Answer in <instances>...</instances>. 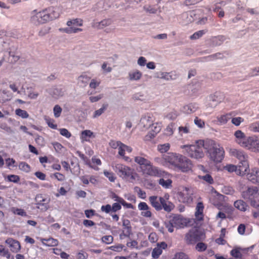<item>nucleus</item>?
Masks as SVG:
<instances>
[{
    "instance_id": "obj_51",
    "label": "nucleus",
    "mask_w": 259,
    "mask_h": 259,
    "mask_svg": "<svg viewBox=\"0 0 259 259\" xmlns=\"http://www.w3.org/2000/svg\"><path fill=\"white\" fill-rule=\"evenodd\" d=\"M8 180L15 183H17L20 181V177L17 175H11L8 176Z\"/></svg>"
},
{
    "instance_id": "obj_31",
    "label": "nucleus",
    "mask_w": 259,
    "mask_h": 259,
    "mask_svg": "<svg viewBox=\"0 0 259 259\" xmlns=\"http://www.w3.org/2000/svg\"><path fill=\"white\" fill-rule=\"evenodd\" d=\"M199 178L205 181L208 184H213L214 183V180L211 176L210 174H207L204 176H199Z\"/></svg>"
},
{
    "instance_id": "obj_8",
    "label": "nucleus",
    "mask_w": 259,
    "mask_h": 259,
    "mask_svg": "<svg viewBox=\"0 0 259 259\" xmlns=\"http://www.w3.org/2000/svg\"><path fill=\"white\" fill-rule=\"evenodd\" d=\"M115 169L119 177L122 179L131 182H133L136 180L137 174L130 167L121 164H117L115 165Z\"/></svg>"
},
{
    "instance_id": "obj_6",
    "label": "nucleus",
    "mask_w": 259,
    "mask_h": 259,
    "mask_svg": "<svg viewBox=\"0 0 259 259\" xmlns=\"http://www.w3.org/2000/svg\"><path fill=\"white\" fill-rule=\"evenodd\" d=\"M242 197L249 201L251 206L259 208V193L257 187H248L242 192Z\"/></svg>"
},
{
    "instance_id": "obj_45",
    "label": "nucleus",
    "mask_w": 259,
    "mask_h": 259,
    "mask_svg": "<svg viewBox=\"0 0 259 259\" xmlns=\"http://www.w3.org/2000/svg\"><path fill=\"white\" fill-rule=\"evenodd\" d=\"M205 33V31L201 30L195 32L193 35L190 36L191 39H198L201 37L203 34Z\"/></svg>"
},
{
    "instance_id": "obj_20",
    "label": "nucleus",
    "mask_w": 259,
    "mask_h": 259,
    "mask_svg": "<svg viewBox=\"0 0 259 259\" xmlns=\"http://www.w3.org/2000/svg\"><path fill=\"white\" fill-rule=\"evenodd\" d=\"M203 210H204V205L202 202H199L197 204L196 207V211L195 213V215L196 219L198 221H202L203 220Z\"/></svg>"
},
{
    "instance_id": "obj_33",
    "label": "nucleus",
    "mask_w": 259,
    "mask_h": 259,
    "mask_svg": "<svg viewBox=\"0 0 259 259\" xmlns=\"http://www.w3.org/2000/svg\"><path fill=\"white\" fill-rule=\"evenodd\" d=\"M83 24V21L81 19L76 18L69 21L67 22V25L68 26H71L72 25L81 26Z\"/></svg>"
},
{
    "instance_id": "obj_9",
    "label": "nucleus",
    "mask_w": 259,
    "mask_h": 259,
    "mask_svg": "<svg viewBox=\"0 0 259 259\" xmlns=\"http://www.w3.org/2000/svg\"><path fill=\"white\" fill-rule=\"evenodd\" d=\"M204 238L205 234L202 231L197 228H193L186 234L185 240L187 244H193L203 240Z\"/></svg>"
},
{
    "instance_id": "obj_4",
    "label": "nucleus",
    "mask_w": 259,
    "mask_h": 259,
    "mask_svg": "<svg viewBox=\"0 0 259 259\" xmlns=\"http://www.w3.org/2000/svg\"><path fill=\"white\" fill-rule=\"evenodd\" d=\"M204 149L210 160L215 163H220L224 158V148L212 140H205Z\"/></svg>"
},
{
    "instance_id": "obj_32",
    "label": "nucleus",
    "mask_w": 259,
    "mask_h": 259,
    "mask_svg": "<svg viewBox=\"0 0 259 259\" xmlns=\"http://www.w3.org/2000/svg\"><path fill=\"white\" fill-rule=\"evenodd\" d=\"M142 75V73L139 70H136L129 74V77L131 80H139L141 78Z\"/></svg>"
},
{
    "instance_id": "obj_27",
    "label": "nucleus",
    "mask_w": 259,
    "mask_h": 259,
    "mask_svg": "<svg viewBox=\"0 0 259 259\" xmlns=\"http://www.w3.org/2000/svg\"><path fill=\"white\" fill-rule=\"evenodd\" d=\"M161 130L160 126L158 125V123H154L151 126L152 132L148 134L146 137H149L150 138H153L155 137L156 135Z\"/></svg>"
},
{
    "instance_id": "obj_15",
    "label": "nucleus",
    "mask_w": 259,
    "mask_h": 259,
    "mask_svg": "<svg viewBox=\"0 0 259 259\" xmlns=\"http://www.w3.org/2000/svg\"><path fill=\"white\" fill-rule=\"evenodd\" d=\"M138 208L141 210V215L146 218H150L152 216V212L150 211V207L145 202H141L138 204Z\"/></svg>"
},
{
    "instance_id": "obj_25",
    "label": "nucleus",
    "mask_w": 259,
    "mask_h": 259,
    "mask_svg": "<svg viewBox=\"0 0 259 259\" xmlns=\"http://www.w3.org/2000/svg\"><path fill=\"white\" fill-rule=\"evenodd\" d=\"M178 77L177 74L175 72H161L160 78L167 80H175L177 79Z\"/></svg>"
},
{
    "instance_id": "obj_30",
    "label": "nucleus",
    "mask_w": 259,
    "mask_h": 259,
    "mask_svg": "<svg viewBox=\"0 0 259 259\" xmlns=\"http://www.w3.org/2000/svg\"><path fill=\"white\" fill-rule=\"evenodd\" d=\"M11 211L14 214H17L22 217L27 216L26 212L22 208L13 207L11 208Z\"/></svg>"
},
{
    "instance_id": "obj_36",
    "label": "nucleus",
    "mask_w": 259,
    "mask_h": 259,
    "mask_svg": "<svg viewBox=\"0 0 259 259\" xmlns=\"http://www.w3.org/2000/svg\"><path fill=\"white\" fill-rule=\"evenodd\" d=\"M108 106V105L107 104H103L102 107L100 109L95 111L93 117L96 118L100 116L106 110Z\"/></svg>"
},
{
    "instance_id": "obj_13",
    "label": "nucleus",
    "mask_w": 259,
    "mask_h": 259,
    "mask_svg": "<svg viewBox=\"0 0 259 259\" xmlns=\"http://www.w3.org/2000/svg\"><path fill=\"white\" fill-rule=\"evenodd\" d=\"M149 202L151 205L156 210L162 209L161 204L164 202V198L162 197H158L157 196H151L149 198Z\"/></svg>"
},
{
    "instance_id": "obj_59",
    "label": "nucleus",
    "mask_w": 259,
    "mask_h": 259,
    "mask_svg": "<svg viewBox=\"0 0 259 259\" xmlns=\"http://www.w3.org/2000/svg\"><path fill=\"white\" fill-rule=\"evenodd\" d=\"M101 210L103 212H105L106 213H108L110 211H112L111 206L110 204L102 205L101 206Z\"/></svg>"
},
{
    "instance_id": "obj_44",
    "label": "nucleus",
    "mask_w": 259,
    "mask_h": 259,
    "mask_svg": "<svg viewBox=\"0 0 259 259\" xmlns=\"http://www.w3.org/2000/svg\"><path fill=\"white\" fill-rule=\"evenodd\" d=\"M224 37L222 35L213 37L212 38L213 45H220L222 44V41L224 40Z\"/></svg>"
},
{
    "instance_id": "obj_29",
    "label": "nucleus",
    "mask_w": 259,
    "mask_h": 259,
    "mask_svg": "<svg viewBox=\"0 0 259 259\" xmlns=\"http://www.w3.org/2000/svg\"><path fill=\"white\" fill-rule=\"evenodd\" d=\"M93 135V132L90 130H84L81 132L80 139L82 141H89V138Z\"/></svg>"
},
{
    "instance_id": "obj_47",
    "label": "nucleus",
    "mask_w": 259,
    "mask_h": 259,
    "mask_svg": "<svg viewBox=\"0 0 259 259\" xmlns=\"http://www.w3.org/2000/svg\"><path fill=\"white\" fill-rule=\"evenodd\" d=\"M62 109L61 107L58 105H56L54 106L53 109L54 114L55 117L58 118L60 116L61 113L62 112Z\"/></svg>"
},
{
    "instance_id": "obj_55",
    "label": "nucleus",
    "mask_w": 259,
    "mask_h": 259,
    "mask_svg": "<svg viewBox=\"0 0 259 259\" xmlns=\"http://www.w3.org/2000/svg\"><path fill=\"white\" fill-rule=\"evenodd\" d=\"M135 189H137V192L138 193V196L142 199H145L146 197V192L142 190L141 188L136 187Z\"/></svg>"
},
{
    "instance_id": "obj_14",
    "label": "nucleus",
    "mask_w": 259,
    "mask_h": 259,
    "mask_svg": "<svg viewBox=\"0 0 259 259\" xmlns=\"http://www.w3.org/2000/svg\"><path fill=\"white\" fill-rule=\"evenodd\" d=\"M167 245L165 242H161L157 244L152 251V256L154 258H158L162 253V250L166 248Z\"/></svg>"
},
{
    "instance_id": "obj_23",
    "label": "nucleus",
    "mask_w": 259,
    "mask_h": 259,
    "mask_svg": "<svg viewBox=\"0 0 259 259\" xmlns=\"http://www.w3.org/2000/svg\"><path fill=\"white\" fill-rule=\"evenodd\" d=\"M234 205L236 208L242 211H245L248 207L246 203L242 200H236L235 201Z\"/></svg>"
},
{
    "instance_id": "obj_41",
    "label": "nucleus",
    "mask_w": 259,
    "mask_h": 259,
    "mask_svg": "<svg viewBox=\"0 0 259 259\" xmlns=\"http://www.w3.org/2000/svg\"><path fill=\"white\" fill-rule=\"evenodd\" d=\"M231 255L234 257L235 259H242V254L238 249H233L231 251Z\"/></svg>"
},
{
    "instance_id": "obj_12",
    "label": "nucleus",
    "mask_w": 259,
    "mask_h": 259,
    "mask_svg": "<svg viewBox=\"0 0 259 259\" xmlns=\"http://www.w3.org/2000/svg\"><path fill=\"white\" fill-rule=\"evenodd\" d=\"M154 117L151 113H147L142 116L140 124L141 126L148 128L154 124Z\"/></svg>"
},
{
    "instance_id": "obj_7",
    "label": "nucleus",
    "mask_w": 259,
    "mask_h": 259,
    "mask_svg": "<svg viewBox=\"0 0 259 259\" xmlns=\"http://www.w3.org/2000/svg\"><path fill=\"white\" fill-rule=\"evenodd\" d=\"M230 155L237 158L239 161V170L242 174H246L249 169V164L247 160L248 156L245 152L237 149H231Z\"/></svg>"
},
{
    "instance_id": "obj_19",
    "label": "nucleus",
    "mask_w": 259,
    "mask_h": 259,
    "mask_svg": "<svg viewBox=\"0 0 259 259\" xmlns=\"http://www.w3.org/2000/svg\"><path fill=\"white\" fill-rule=\"evenodd\" d=\"M234 136L235 137L236 142L242 147L247 139L245 134L241 130H237L235 132Z\"/></svg>"
},
{
    "instance_id": "obj_58",
    "label": "nucleus",
    "mask_w": 259,
    "mask_h": 259,
    "mask_svg": "<svg viewBox=\"0 0 259 259\" xmlns=\"http://www.w3.org/2000/svg\"><path fill=\"white\" fill-rule=\"evenodd\" d=\"M178 116V112L174 110V111L168 113L167 114L166 117L171 120H174Z\"/></svg>"
},
{
    "instance_id": "obj_5",
    "label": "nucleus",
    "mask_w": 259,
    "mask_h": 259,
    "mask_svg": "<svg viewBox=\"0 0 259 259\" xmlns=\"http://www.w3.org/2000/svg\"><path fill=\"white\" fill-rule=\"evenodd\" d=\"M205 144V141L199 140L194 145H184L182 146V148L185 149L189 156L198 159L204 156L203 149H204Z\"/></svg>"
},
{
    "instance_id": "obj_57",
    "label": "nucleus",
    "mask_w": 259,
    "mask_h": 259,
    "mask_svg": "<svg viewBox=\"0 0 259 259\" xmlns=\"http://www.w3.org/2000/svg\"><path fill=\"white\" fill-rule=\"evenodd\" d=\"M121 143L122 142H121L120 141L111 140L110 141L109 144L112 148L116 149L117 148H118L120 144H121Z\"/></svg>"
},
{
    "instance_id": "obj_17",
    "label": "nucleus",
    "mask_w": 259,
    "mask_h": 259,
    "mask_svg": "<svg viewBox=\"0 0 259 259\" xmlns=\"http://www.w3.org/2000/svg\"><path fill=\"white\" fill-rule=\"evenodd\" d=\"M171 223L177 229L183 228L186 223L185 220L180 215H176L170 219Z\"/></svg>"
},
{
    "instance_id": "obj_61",
    "label": "nucleus",
    "mask_w": 259,
    "mask_h": 259,
    "mask_svg": "<svg viewBox=\"0 0 259 259\" xmlns=\"http://www.w3.org/2000/svg\"><path fill=\"white\" fill-rule=\"evenodd\" d=\"M165 227L167 229L169 232L172 233L174 231L175 226L171 223V220H170L167 223H165Z\"/></svg>"
},
{
    "instance_id": "obj_52",
    "label": "nucleus",
    "mask_w": 259,
    "mask_h": 259,
    "mask_svg": "<svg viewBox=\"0 0 259 259\" xmlns=\"http://www.w3.org/2000/svg\"><path fill=\"white\" fill-rule=\"evenodd\" d=\"M243 121L244 119L241 117H234L231 120L232 123L236 126H239Z\"/></svg>"
},
{
    "instance_id": "obj_62",
    "label": "nucleus",
    "mask_w": 259,
    "mask_h": 259,
    "mask_svg": "<svg viewBox=\"0 0 259 259\" xmlns=\"http://www.w3.org/2000/svg\"><path fill=\"white\" fill-rule=\"evenodd\" d=\"M194 122L199 127H203L204 126V122L197 117H195Z\"/></svg>"
},
{
    "instance_id": "obj_42",
    "label": "nucleus",
    "mask_w": 259,
    "mask_h": 259,
    "mask_svg": "<svg viewBox=\"0 0 259 259\" xmlns=\"http://www.w3.org/2000/svg\"><path fill=\"white\" fill-rule=\"evenodd\" d=\"M249 130L255 133H259V121L252 123L249 125Z\"/></svg>"
},
{
    "instance_id": "obj_22",
    "label": "nucleus",
    "mask_w": 259,
    "mask_h": 259,
    "mask_svg": "<svg viewBox=\"0 0 259 259\" xmlns=\"http://www.w3.org/2000/svg\"><path fill=\"white\" fill-rule=\"evenodd\" d=\"M112 23L111 19H104L99 22H95L93 24V27L98 29H103L104 27L110 25Z\"/></svg>"
},
{
    "instance_id": "obj_21",
    "label": "nucleus",
    "mask_w": 259,
    "mask_h": 259,
    "mask_svg": "<svg viewBox=\"0 0 259 259\" xmlns=\"http://www.w3.org/2000/svg\"><path fill=\"white\" fill-rule=\"evenodd\" d=\"M167 175L165 178H167L166 180H164L163 178H161L159 180V184L162 187L165 189H168L172 187V180L169 178V174Z\"/></svg>"
},
{
    "instance_id": "obj_60",
    "label": "nucleus",
    "mask_w": 259,
    "mask_h": 259,
    "mask_svg": "<svg viewBox=\"0 0 259 259\" xmlns=\"http://www.w3.org/2000/svg\"><path fill=\"white\" fill-rule=\"evenodd\" d=\"M47 123L50 127L53 129H57V125L55 123V120L54 119H49L47 120Z\"/></svg>"
},
{
    "instance_id": "obj_56",
    "label": "nucleus",
    "mask_w": 259,
    "mask_h": 259,
    "mask_svg": "<svg viewBox=\"0 0 259 259\" xmlns=\"http://www.w3.org/2000/svg\"><path fill=\"white\" fill-rule=\"evenodd\" d=\"M206 248V245L202 242L198 243L196 246V249L199 251H204Z\"/></svg>"
},
{
    "instance_id": "obj_46",
    "label": "nucleus",
    "mask_w": 259,
    "mask_h": 259,
    "mask_svg": "<svg viewBox=\"0 0 259 259\" xmlns=\"http://www.w3.org/2000/svg\"><path fill=\"white\" fill-rule=\"evenodd\" d=\"M171 259H189L188 256L184 252L176 253Z\"/></svg>"
},
{
    "instance_id": "obj_10",
    "label": "nucleus",
    "mask_w": 259,
    "mask_h": 259,
    "mask_svg": "<svg viewBox=\"0 0 259 259\" xmlns=\"http://www.w3.org/2000/svg\"><path fill=\"white\" fill-rule=\"evenodd\" d=\"M242 147L251 151L259 152V140L256 137H247Z\"/></svg>"
},
{
    "instance_id": "obj_18",
    "label": "nucleus",
    "mask_w": 259,
    "mask_h": 259,
    "mask_svg": "<svg viewBox=\"0 0 259 259\" xmlns=\"http://www.w3.org/2000/svg\"><path fill=\"white\" fill-rule=\"evenodd\" d=\"M247 178L252 183L259 185V169L257 168L252 169L251 172L248 174Z\"/></svg>"
},
{
    "instance_id": "obj_48",
    "label": "nucleus",
    "mask_w": 259,
    "mask_h": 259,
    "mask_svg": "<svg viewBox=\"0 0 259 259\" xmlns=\"http://www.w3.org/2000/svg\"><path fill=\"white\" fill-rule=\"evenodd\" d=\"M113 241V237L111 235H106L102 238V241L107 244H111Z\"/></svg>"
},
{
    "instance_id": "obj_26",
    "label": "nucleus",
    "mask_w": 259,
    "mask_h": 259,
    "mask_svg": "<svg viewBox=\"0 0 259 259\" xmlns=\"http://www.w3.org/2000/svg\"><path fill=\"white\" fill-rule=\"evenodd\" d=\"M232 114L231 113H226L225 114L221 115L220 116H218L217 117V121L220 124H226L228 121L231 118Z\"/></svg>"
},
{
    "instance_id": "obj_16",
    "label": "nucleus",
    "mask_w": 259,
    "mask_h": 259,
    "mask_svg": "<svg viewBox=\"0 0 259 259\" xmlns=\"http://www.w3.org/2000/svg\"><path fill=\"white\" fill-rule=\"evenodd\" d=\"M6 243L9 245L11 248V250L13 252H17L21 249V246L19 242L13 239V238H8L6 240Z\"/></svg>"
},
{
    "instance_id": "obj_38",
    "label": "nucleus",
    "mask_w": 259,
    "mask_h": 259,
    "mask_svg": "<svg viewBox=\"0 0 259 259\" xmlns=\"http://www.w3.org/2000/svg\"><path fill=\"white\" fill-rule=\"evenodd\" d=\"M170 148V145L168 143H166L162 145H158L157 149L158 150L160 153H165L167 152Z\"/></svg>"
},
{
    "instance_id": "obj_24",
    "label": "nucleus",
    "mask_w": 259,
    "mask_h": 259,
    "mask_svg": "<svg viewBox=\"0 0 259 259\" xmlns=\"http://www.w3.org/2000/svg\"><path fill=\"white\" fill-rule=\"evenodd\" d=\"M42 243L48 246H56L58 245L59 241L57 239L50 238L48 239L43 238L41 240Z\"/></svg>"
},
{
    "instance_id": "obj_43",
    "label": "nucleus",
    "mask_w": 259,
    "mask_h": 259,
    "mask_svg": "<svg viewBox=\"0 0 259 259\" xmlns=\"http://www.w3.org/2000/svg\"><path fill=\"white\" fill-rule=\"evenodd\" d=\"M64 31L67 33H75L79 31H81L82 29L79 28H75L74 27H70L66 28L64 29Z\"/></svg>"
},
{
    "instance_id": "obj_39",
    "label": "nucleus",
    "mask_w": 259,
    "mask_h": 259,
    "mask_svg": "<svg viewBox=\"0 0 259 259\" xmlns=\"http://www.w3.org/2000/svg\"><path fill=\"white\" fill-rule=\"evenodd\" d=\"M18 166L19 169L23 171L28 172L30 170V166L25 162H21Z\"/></svg>"
},
{
    "instance_id": "obj_35",
    "label": "nucleus",
    "mask_w": 259,
    "mask_h": 259,
    "mask_svg": "<svg viewBox=\"0 0 259 259\" xmlns=\"http://www.w3.org/2000/svg\"><path fill=\"white\" fill-rule=\"evenodd\" d=\"M161 206L162 209L167 212H170L174 208L173 204L170 202H167L165 199L164 202L161 204Z\"/></svg>"
},
{
    "instance_id": "obj_50",
    "label": "nucleus",
    "mask_w": 259,
    "mask_h": 259,
    "mask_svg": "<svg viewBox=\"0 0 259 259\" xmlns=\"http://www.w3.org/2000/svg\"><path fill=\"white\" fill-rule=\"evenodd\" d=\"M90 77L86 74H82L78 77L79 81L84 84L85 85L88 82L90 79Z\"/></svg>"
},
{
    "instance_id": "obj_53",
    "label": "nucleus",
    "mask_w": 259,
    "mask_h": 259,
    "mask_svg": "<svg viewBox=\"0 0 259 259\" xmlns=\"http://www.w3.org/2000/svg\"><path fill=\"white\" fill-rule=\"evenodd\" d=\"M101 83V81L99 79H93L91 80V82L90 83V87L92 89H95L97 87H98Z\"/></svg>"
},
{
    "instance_id": "obj_49",
    "label": "nucleus",
    "mask_w": 259,
    "mask_h": 259,
    "mask_svg": "<svg viewBox=\"0 0 259 259\" xmlns=\"http://www.w3.org/2000/svg\"><path fill=\"white\" fill-rule=\"evenodd\" d=\"M59 131H60V134L67 138H70L71 137V134L70 132H69V131L68 130H67L66 128H60L59 129Z\"/></svg>"
},
{
    "instance_id": "obj_40",
    "label": "nucleus",
    "mask_w": 259,
    "mask_h": 259,
    "mask_svg": "<svg viewBox=\"0 0 259 259\" xmlns=\"http://www.w3.org/2000/svg\"><path fill=\"white\" fill-rule=\"evenodd\" d=\"M16 115L21 117L23 118H27L29 117V114L25 110L21 109H17L15 111Z\"/></svg>"
},
{
    "instance_id": "obj_54",
    "label": "nucleus",
    "mask_w": 259,
    "mask_h": 259,
    "mask_svg": "<svg viewBox=\"0 0 259 259\" xmlns=\"http://www.w3.org/2000/svg\"><path fill=\"white\" fill-rule=\"evenodd\" d=\"M149 240L151 243H155L158 240V236L156 233H151L148 237Z\"/></svg>"
},
{
    "instance_id": "obj_34",
    "label": "nucleus",
    "mask_w": 259,
    "mask_h": 259,
    "mask_svg": "<svg viewBox=\"0 0 259 259\" xmlns=\"http://www.w3.org/2000/svg\"><path fill=\"white\" fill-rule=\"evenodd\" d=\"M103 174L105 175V176L108 179L109 181H110L111 182H115L116 179V177L112 171L104 170L103 171Z\"/></svg>"
},
{
    "instance_id": "obj_64",
    "label": "nucleus",
    "mask_w": 259,
    "mask_h": 259,
    "mask_svg": "<svg viewBox=\"0 0 259 259\" xmlns=\"http://www.w3.org/2000/svg\"><path fill=\"white\" fill-rule=\"evenodd\" d=\"M125 151L124 144L121 143V144L118 147V154L121 156H124Z\"/></svg>"
},
{
    "instance_id": "obj_11",
    "label": "nucleus",
    "mask_w": 259,
    "mask_h": 259,
    "mask_svg": "<svg viewBox=\"0 0 259 259\" xmlns=\"http://www.w3.org/2000/svg\"><path fill=\"white\" fill-rule=\"evenodd\" d=\"M36 208L45 211L49 208V199L42 194H37L35 197Z\"/></svg>"
},
{
    "instance_id": "obj_37",
    "label": "nucleus",
    "mask_w": 259,
    "mask_h": 259,
    "mask_svg": "<svg viewBox=\"0 0 259 259\" xmlns=\"http://www.w3.org/2000/svg\"><path fill=\"white\" fill-rule=\"evenodd\" d=\"M77 154L87 165H89L92 168H94V167L91 165L90 160L86 156H85L83 153L79 151H77Z\"/></svg>"
},
{
    "instance_id": "obj_3",
    "label": "nucleus",
    "mask_w": 259,
    "mask_h": 259,
    "mask_svg": "<svg viewBox=\"0 0 259 259\" xmlns=\"http://www.w3.org/2000/svg\"><path fill=\"white\" fill-rule=\"evenodd\" d=\"M135 162L140 166V171L145 176L153 177H166L168 175L167 172L162 171L158 167L153 165L148 159L137 156L134 157Z\"/></svg>"
},
{
    "instance_id": "obj_63",
    "label": "nucleus",
    "mask_w": 259,
    "mask_h": 259,
    "mask_svg": "<svg viewBox=\"0 0 259 259\" xmlns=\"http://www.w3.org/2000/svg\"><path fill=\"white\" fill-rule=\"evenodd\" d=\"M111 208L112 212H116L121 209V204L119 203H114L112 204Z\"/></svg>"
},
{
    "instance_id": "obj_2",
    "label": "nucleus",
    "mask_w": 259,
    "mask_h": 259,
    "mask_svg": "<svg viewBox=\"0 0 259 259\" xmlns=\"http://www.w3.org/2000/svg\"><path fill=\"white\" fill-rule=\"evenodd\" d=\"M59 16L58 8L49 7L39 12L36 10L32 11L31 13L30 21L35 25L42 24L58 18Z\"/></svg>"
},
{
    "instance_id": "obj_1",
    "label": "nucleus",
    "mask_w": 259,
    "mask_h": 259,
    "mask_svg": "<svg viewBox=\"0 0 259 259\" xmlns=\"http://www.w3.org/2000/svg\"><path fill=\"white\" fill-rule=\"evenodd\" d=\"M162 159L174 169L179 170L183 172L192 170L193 164L187 157L177 153H168L163 155Z\"/></svg>"
},
{
    "instance_id": "obj_28",
    "label": "nucleus",
    "mask_w": 259,
    "mask_h": 259,
    "mask_svg": "<svg viewBox=\"0 0 259 259\" xmlns=\"http://www.w3.org/2000/svg\"><path fill=\"white\" fill-rule=\"evenodd\" d=\"M226 169L229 172L235 171L238 175L243 176L245 174L241 173V171L239 170V164L238 166H236L232 164L227 165L225 167Z\"/></svg>"
}]
</instances>
